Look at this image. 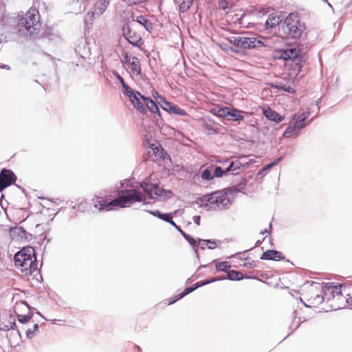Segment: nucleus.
<instances>
[{
    "label": "nucleus",
    "instance_id": "1",
    "mask_svg": "<svg viewBox=\"0 0 352 352\" xmlns=\"http://www.w3.org/2000/svg\"><path fill=\"white\" fill-rule=\"evenodd\" d=\"M94 207L99 210H111L120 208L130 207L135 202L145 201V197L135 189L122 190L118 192V197L107 199L102 197H96Z\"/></svg>",
    "mask_w": 352,
    "mask_h": 352
},
{
    "label": "nucleus",
    "instance_id": "2",
    "mask_svg": "<svg viewBox=\"0 0 352 352\" xmlns=\"http://www.w3.org/2000/svg\"><path fill=\"white\" fill-rule=\"evenodd\" d=\"M14 264L23 276L32 274L38 270L34 249L31 246L22 248L14 256Z\"/></svg>",
    "mask_w": 352,
    "mask_h": 352
},
{
    "label": "nucleus",
    "instance_id": "3",
    "mask_svg": "<svg viewBox=\"0 0 352 352\" xmlns=\"http://www.w3.org/2000/svg\"><path fill=\"white\" fill-rule=\"evenodd\" d=\"M39 14L36 9L29 10L25 16L18 22L17 30L20 36H31L39 29Z\"/></svg>",
    "mask_w": 352,
    "mask_h": 352
},
{
    "label": "nucleus",
    "instance_id": "4",
    "mask_svg": "<svg viewBox=\"0 0 352 352\" xmlns=\"http://www.w3.org/2000/svg\"><path fill=\"white\" fill-rule=\"evenodd\" d=\"M201 204L209 210H219L230 205V199L227 192H215L204 196Z\"/></svg>",
    "mask_w": 352,
    "mask_h": 352
},
{
    "label": "nucleus",
    "instance_id": "5",
    "mask_svg": "<svg viewBox=\"0 0 352 352\" xmlns=\"http://www.w3.org/2000/svg\"><path fill=\"white\" fill-rule=\"evenodd\" d=\"M283 29L288 36L298 38L301 36L303 27L299 22L298 16L296 14L292 13L285 18Z\"/></svg>",
    "mask_w": 352,
    "mask_h": 352
},
{
    "label": "nucleus",
    "instance_id": "6",
    "mask_svg": "<svg viewBox=\"0 0 352 352\" xmlns=\"http://www.w3.org/2000/svg\"><path fill=\"white\" fill-rule=\"evenodd\" d=\"M229 40L234 46L241 49H254L265 46L263 40L255 37L234 35L231 36Z\"/></svg>",
    "mask_w": 352,
    "mask_h": 352
},
{
    "label": "nucleus",
    "instance_id": "7",
    "mask_svg": "<svg viewBox=\"0 0 352 352\" xmlns=\"http://www.w3.org/2000/svg\"><path fill=\"white\" fill-rule=\"evenodd\" d=\"M141 187L151 199L160 198L166 199L171 197L172 192L168 190L161 189L156 184L143 183Z\"/></svg>",
    "mask_w": 352,
    "mask_h": 352
},
{
    "label": "nucleus",
    "instance_id": "8",
    "mask_svg": "<svg viewBox=\"0 0 352 352\" xmlns=\"http://www.w3.org/2000/svg\"><path fill=\"white\" fill-rule=\"evenodd\" d=\"M109 3L110 0H97L87 13L85 19V23L91 24L96 18L99 17L106 11Z\"/></svg>",
    "mask_w": 352,
    "mask_h": 352
},
{
    "label": "nucleus",
    "instance_id": "9",
    "mask_svg": "<svg viewBox=\"0 0 352 352\" xmlns=\"http://www.w3.org/2000/svg\"><path fill=\"white\" fill-rule=\"evenodd\" d=\"M122 63L129 70L131 76H139L141 74L140 63L137 57L124 54Z\"/></svg>",
    "mask_w": 352,
    "mask_h": 352
},
{
    "label": "nucleus",
    "instance_id": "10",
    "mask_svg": "<svg viewBox=\"0 0 352 352\" xmlns=\"http://www.w3.org/2000/svg\"><path fill=\"white\" fill-rule=\"evenodd\" d=\"M145 145L147 149L148 155L153 161L164 158V150L157 142L155 140L151 142L146 138L145 140Z\"/></svg>",
    "mask_w": 352,
    "mask_h": 352
},
{
    "label": "nucleus",
    "instance_id": "11",
    "mask_svg": "<svg viewBox=\"0 0 352 352\" xmlns=\"http://www.w3.org/2000/svg\"><path fill=\"white\" fill-rule=\"evenodd\" d=\"M155 98L156 101L160 105V107L166 111L179 115V116H186V112L185 110L181 109L177 105H175L167 100H166L164 98L160 96L157 92H155V95H153Z\"/></svg>",
    "mask_w": 352,
    "mask_h": 352
},
{
    "label": "nucleus",
    "instance_id": "12",
    "mask_svg": "<svg viewBox=\"0 0 352 352\" xmlns=\"http://www.w3.org/2000/svg\"><path fill=\"white\" fill-rule=\"evenodd\" d=\"M16 180L14 174L10 170L3 169L0 173V192Z\"/></svg>",
    "mask_w": 352,
    "mask_h": 352
},
{
    "label": "nucleus",
    "instance_id": "13",
    "mask_svg": "<svg viewBox=\"0 0 352 352\" xmlns=\"http://www.w3.org/2000/svg\"><path fill=\"white\" fill-rule=\"evenodd\" d=\"M123 31L124 37L133 45L139 46L142 43L140 35L133 32L129 26L124 27Z\"/></svg>",
    "mask_w": 352,
    "mask_h": 352
},
{
    "label": "nucleus",
    "instance_id": "14",
    "mask_svg": "<svg viewBox=\"0 0 352 352\" xmlns=\"http://www.w3.org/2000/svg\"><path fill=\"white\" fill-rule=\"evenodd\" d=\"M128 97L135 107L142 111L145 110L144 98L146 97L142 96L140 92L133 91Z\"/></svg>",
    "mask_w": 352,
    "mask_h": 352
},
{
    "label": "nucleus",
    "instance_id": "15",
    "mask_svg": "<svg viewBox=\"0 0 352 352\" xmlns=\"http://www.w3.org/2000/svg\"><path fill=\"white\" fill-rule=\"evenodd\" d=\"M299 50L295 47L287 48L283 51L280 57L284 60H292L296 61L298 57Z\"/></svg>",
    "mask_w": 352,
    "mask_h": 352
},
{
    "label": "nucleus",
    "instance_id": "16",
    "mask_svg": "<svg viewBox=\"0 0 352 352\" xmlns=\"http://www.w3.org/2000/svg\"><path fill=\"white\" fill-rule=\"evenodd\" d=\"M263 113L268 120L276 123H279L283 120V116L269 107L263 108Z\"/></svg>",
    "mask_w": 352,
    "mask_h": 352
},
{
    "label": "nucleus",
    "instance_id": "17",
    "mask_svg": "<svg viewBox=\"0 0 352 352\" xmlns=\"http://www.w3.org/2000/svg\"><path fill=\"white\" fill-rule=\"evenodd\" d=\"M15 326V318L13 316H8L6 318L2 317L0 319V329L3 331L10 330Z\"/></svg>",
    "mask_w": 352,
    "mask_h": 352
},
{
    "label": "nucleus",
    "instance_id": "18",
    "mask_svg": "<svg viewBox=\"0 0 352 352\" xmlns=\"http://www.w3.org/2000/svg\"><path fill=\"white\" fill-rule=\"evenodd\" d=\"M281 21V19L280 16L275 14L272 13L268 15L267 19L265 20V29H272L276 26H277L280 22Z\"/></svg>",
    "mask_w": 352,
    "mask_h": 352
},
{
    "label": "nucleus",
    "instance_id": "19",
    "mask_svg": "<svg viewBox=\"0 0 352 352\" xmlns=\"http://www.w3.org/2000/svg\"><path fill=\"white\" fill-rule=\"evenodd\" d=\"M244 157H241L239 161L231 162L226 168V171H231L232 175H238L241 170V167L243 166L244 162L241 160Z\"/></svg>",
    "mask_w": 352,
    "mask_h": 352
},
{
    "label": "nucleus",
    "instance_id": "20",
    "mask_svg": "<svg viewBox=\"0 0 352 352\" xmlns=\"http://www.w3.org/2000/svg\"><path fill=\"white\" fill-rule=\"evenodd\" d=\"M280 258L281 253L276 250H267L261 256L265 260H279Z\"/></svg>",
    "mask_w": 352,
    "mask_h": 352
},
{
    "label": "nucleus",
    "instance_id": "21",
    "mask_svg": "<svg viewBox=\"0 0 352 352\" xmlns=\"http://www.w3.org/2000/svg\"><path fill=\"white\" fill-rule=\"evenodd\" d=\"M30 309L29 306L23 301L18 302L14 307V312L16 315L23 314L24 313L30 312Z\"/></svg>",
    "mask_w": 352,
    "mask_h": 352
},
{
    "label": "nucleus",
    "instance_id": "22",
    "mask_svg": "<svg viewBox=\"0 0 352 352\" xmlns=\"http://www.w3.org/2000/svg\"><path fill=\"white\" fill-rule=\"evenodd\" d=\"M229 107H218L214 108L211 110V112L213 115L221 117V118H228L229 117Z\"/></svg>",
    "mask_w": 352,
    "mask_h": 352
},
{
    "label": "nucleus",
    "instance_id": "23",
    "mask_svg": "<svg viewBox=\"0 0 352 352\" xmlns=\"http://www.w3.org/2000/svg\"><path fill=\"white\" fill-rule=\"evenodd\" d=\"M229 117L230 119L234 121L243 120L244 119L243 116L242 115V112L235 109H229Z\"/></svg>",
    "mask_w": 352,
    "mask_h": 352
},
{
    "label": "nucleus",
    "instance_id": "24",
    "mask_svg": "<svg viewBox=\"0 0 352 352\" xmlns=\"http://www.w3.org/2000/svg\"><path fill=\"white\" fill-rule=\"evenodd\" d=\"M144 103L152 113H158L159 108L157 104L148 98H144Z\"/></svg>",
    "mask_w": 352,
    "mask_h": 352
},
{
    "label": "nucleus",
    "instance_id": "25",
    "mask_svg": "<svg viewBox=\"0 0 352 352\" xmlns=\"http://www.w3.org/2000/svg\"><path fill=\"white\" fill-rule=\"evenodd\" d=\"M243 278V274L235 270H231L228 272L227 277L226 278H228L231 280H240Z\"/></svg>",
    "mask_w": 352,
    "mask_h": 352
},
{
    "label": "nucleus",
    "instance_id": "26",
    "mask_svg": "<svg viewBox=\"0 0 352 352\" xmlns=\"http://www.w3.org/2000/svg\"><path fill=\"white\" fill-rule=\"evenodd\" d=\"M135 21L138 22L141 25H142L147 31L150 32L151 30V29H152L151 23L149 22L143 16H138Z\"/></svg>",
    "mask_w": 352,
    "mask_h": 352
},
{
    "label": "nucleus",
    "instance_id": "27",
    "mask_svg": "<svg viewBox=\"0 0 352 352\" xmlns=\"http://www.w3.org/2000/svg\"><path fill=\"white\" fill-rule=\"evenodd\" d=\"M307 117L308 115H306L305 113H303L298 118L294 125L297 130H299L305 126L304 122L307 118Z\"/></svg>",
    "mask_w": 352,
    "mask_h": 352
},
{
    "label": "nucleus",
    "instance_id": "28",
    "mask_svg": "<svg viewBox=\"0 0 352 352\" xmlns=\"http://www.w3.org/2000/svg\"><path fill=\"white\" fill-rule=\"evenodd\" d=\"M203 126L208 134H213L218 132L217 129H216L211 122H208L204 120L203 122Z\"/></svg>",
    "mask_w": 352,
    "mask_h": 352
},
{
    "label": "nucleus",
    "instance_id": "29",
    "mask_svg": "<svg viewBox=\"0 0 352 352\" xmlns=\"http://www.w3.org/2000/svg\"><path fill=\"white\" fill-rule=\"evenodd\" d=\"M199 243H207L208 249L213 250L221 244L220 241L212 240H199Z\"/></svg>",
    "mask_w": 352,
    "mask_h": 352
},
{
    "label": "nucleus",
    "instance_id": "30",
    "mask_svg": "<svg viewBox=\"0 0 352 352\" xmlns=\"http://www.w3.org/2000/svg\"><path fill=\"white\" fill-rule=\"evenodd\" d=\"M16 316H17L18 320L20 322L25 323V322L29 321V320L32 318V314L30 311L29 313L27 312V313H24L23 314H19V315H16Z\"/></svg>",
    "mask_w": 352,
    "mask_h": 352
},
{
    "label": "nucleus",
    "instance_id": "31",
    "mask_svg": "<svg viewBox=\"0 0 352 352\" xmlns=\"http://www.w3.org/2000/svg\"><path fill=\"white\" fill-rule=\"evenodd\" d=\"M230 267V265L227 261L217 263L216 269L219 271L226 272Z\"/></svg>",
    "mask_w": 352,
    "mask_h": 352
},
{
    "label": "nucleus",
    "instance_id": "32",
    "mask_svg": "<svg viewBox=\"0 0 352 352\" xmlns=\"http://www.w3.org/2000/svg\"><path fill=\"white\" fill-rule=\"evenodd\" d=\"M192 1L184 0L179 5V9L182 12L187 11L192 4Z\"/></svg>",
    "mask_w": 352,
    "mask_h": 352
},
{
    "label": "nucleus",
    "instance_id": "33",
    "mask_svg": "<svg viewBox=\"0 0 352 352\" xmlns=\"http://www.w3.org/2000/svg\"><path fill=\"white\" fill-rule=\"evenodd\" d=\"M173 214L172 213H165L162 214L161 219L166 222H168L172 226H175V223L173 221Z\"/></svg>",
    "mask_w": 352,
    "mask_h": 352
},
{
    "label": "nucleus",
    "instance_id": "34",
    "mask_svg": "<svg viewBox=\"0 0 352 352\" xmlns=\"http://www.w3.org/2000/svg\"><path fill=\"white\" fill-rule=\"evenodd\" d=\"M38 327V324H34L32 329H28L26 331V336H27V338H28L30 339L32 338L33 336H34L35 332L37 331Z\"/></svg>",
    "mask_w": 352,
    "mask_h": 352
},
{
    "label": "nucleus",
    "instance_id": "35",
    "mask_svg": "<svg viewBox=\"0 0 352 352\" xmlns=\"http://www.w3.org/2000/svg\"><path fill=\"white\" fill-rule=\"evenodd\" d=\"M228 172L229 171H226V169L223 170L221 167L217 166L214 169V175L217 177H220Z\"/></svg>",
    "mask_w": 352,
    "mask_h": 352
},
{
    "label": "nucleus",
    "instance_id": "36",
    "mask_svg": "<svg viewBox=\"0 0 352 352\" xmlns=\"http://www.w3.org/2000/svg\"><path fill=\"white\" fill-rule=\"evenodd\" d=\"M232 4V0H221L220 8L223 10L230 8Z\"/></svg>",
    "mask_w": 352,
    "mask_h": 352
},
{
    "label": "nucleus",
    "instance_id": "37",
    "mask_svg": "<svg viewBox=\"0 0 352 352\" xmlns=\"http://www.w3.org/2000/svg\"><path fill=\"white\" fill-rule=\"evenodd\" d=\"M214 176L208 169L204 170L201 173V178L205 180H211Z\"/></svg>",
    "mask_w": 352,
    "mask_h": 352
},
{
    "label": "nucleus",
    "instance_id": "38",
    "mask_svg": "<svg viewBox=\"0 0 352 352\" xmlns=\"http://www.w3.org/2000/svg\"><path fill=\"white\" fill-rule=\"evenodd\" d=\"M297 130L296 128L293 126H288L286 130L285 131L284 133H283V136L285 137V138H289L292 134H293V132L294 131Z\"/></svg>",
    "mask_w": 352,
    "mask_h": 352
},
{
    "label": "nucleus",
    "instance_id": "39",
    "mask_svg": "<svg viewBox=\"0 0 352 352\" xmlns=\"http://www.w3.org/2000/svg\"><path fill=\"white\" fill-rule=\"evenodd\" d=\"M183 236L189 242V243L192 246H196L197 245L198 241L192 238L190 235L183 233Z\"/></svg>",
    "mask_w": 352,
    "mask_h": 352
},
{
    "label": "nucleus",
    "instance_id": "40",
    "mask_svg": "<svg viewBox=\"0 0 352 352\" xmlns=\"http://www.w3.org/2000/svg\"><path fill=\"white\" fill-rule=\"evenodd\" d=\"M23 232L21 228H14L10 230V235L13 239L15 238L16 234H20Z\"/></svg>",
    "mask_w": 352,
    "mask_h": 352
},
{
    "label": "nucleus",
    "instance_id": "41",
    "mask_svg": "<svg viewBox=\"0 0 352 352\" xmlns=\"http://www.w3.org/2000/svg\"><path fill=\"white\" fill-rule=\"evenodd\" d=\"M281 160V157L280 158H278L276 160H275L273 162H272L271 164H269L266 166H265L263 168V170H268L270 169V168H272V166L276 165Z\"/></svg>",
    "mask_w": 352,
    "mask_h": 352
},
{
    "label": "nucleus",
    "instance_id": "42",
    "mask_svg": "<svg viewBox=\"0 0 352 352\" xmlns=\"http://www.w3.org/2000/svg\"><path fill=\"white\" fill-rule=\"evenodd\" d=\"M195 289V288L193 287H187L185 289L184 292H182V294H180L179 295V297H178V299H180L182 298V297H184V296L190 294V292H192L193 290Z\"/></svg>",
    "mask_w": 352,
    "mask_h": 352
},
{
    "label": "nucleus",
    "instance_id": "43",
    "mask_svg": "<svg viewBox=\"0 0 352 352\" xmlns=\"http://www.w3.org/2000/svg\"><path fill=\"white\" fill-rule=\"evenodd\" d=\"M122 86L125 89L126 94L127 96L133 91V90L130 87H129L125 82H123L122 84Z\"/></svg>",
    "mask_w": 352,
    "mask_h": 352
},
{
    "label": "nucleus",
    "instance_id": "44",
    "mask_svg": "<svg viewBox=\"0 0 352 352\" xmlns=\"http://www.w3.org/2000/svg\"><path fill=\"white\" fill-rule=\"evenodd\" d=\"M226 279V277H221L219 278H212L211 280H208L206 281H205L204 283H203L201 285H206V284H209V283H213V282H215L217 280H224Z\"/></svg>",
    "mask_w": 352,
    "mask_h": 352
},
{
    "label": "nucleus",
    "instance_id": "45",
    "mask_svg": "<svg viewBox=\"0 0 352 352\" xmlns=\"http://www.w3.org/2000/svg\"><path fill=\"white\" fill-rule=\"evenodd\" d=\"M148 212L155 217H157L158 218L161 219L162 213H161L159 210L155 211H148Z\"/></svg>",
    "mask_w": 352,
    "mask_h": 352
},
{
    "label": "nucleus",
    "instance_id": "46",
    "mask_svg": "<svg viewBox=\"0 0 352 352\" xmlns=\"http://www.w3.org/2000/svg\"><path fill=\"white\" fill-rule=\"evenodd\" d=\"M267 10L268 9H263V10L256 12L254 14L256 15L257 17L263 16L265 15Z\"/></svg>",
    "mask_w": 352,
    "mask_h": 352
},
{
    "label": "nucleus",
    "instance_id": "47",
    "mask_svg": "<svg viewBox=\"0 0 352 352\" xmlns=\"http://www.w3.org/2000/svg\"><path fill=\"white\" fill-rule=\"evenodd\" d=\"M127 1L129 3L137 4V3L145 2L147 0H127Z\"/></svg>",
    "mask_w": 352,
    "mask_h": 352
},
{
    "label": "nucleus",
    "instance_id": "48",
    "mask_svg": "<svg viewBox=\"0 0 352 352\" xmlns=\"http://www.w3.org/2000/svg\"><path fill=\"white\" fill-rule=\"evenodd\" d=\"M333 292L336 294L337 295H341V290H340V286H336L334 287V289L333 290Z\"/></svg>",
    "mask_w": 352,
    "mask_h": 352
},
{
    "label": "nucleus",
    "instance_id": "49",
    "mask_svg": "<svg viewBox=\"0 0 352 352\" xmlns=\"http://www.w3.org/2000/svg\"><path fill=\"white\" fill-rule=\"evenodd\" d=\"M199 221H200V217L199 216H195L193 217V221L197 224V225H199L200 223H199Z\"/></svg>",
    "mask_w": 352,
    "mask_h": 352
},
{
    "label": "nucleus",
    "instance_id": "50",
    "mask_svg": "<svg viewBox=\"0 0 352 352\" xmlns=\"http://www.w3.org/2000/svg\"><path fill=\"white\" fill-rule=\"evenodd\" d=\"M295 66L296 67V70H297V72L295 73V75H298L300 70V66L298 65V63H295Z\"/></svg>",
    "mask_w": 352,
    "mask_h": 352
},
{
    "label": "nucleus",
    "instance_id": "51",
    "mask_svg": "<svg viewBox=\"0 0 352 352\" xmlns=\"http://www.w3.org/2000/svg\"><path fill=\"white\" fill-rule=\"evenodd\" d=\"M182 235L183 233H185L178 226L175 224V226H173Z\"/></svg>",
    "mask_w": 352,
    "mask_h": 352
},
{
    "label": "nucleus",
    "instance_id": "52",
    "mask_svg": "<svg viewBox=\"0 0 352 352\" xmlns=\"http://www.w3.org/2000/svg\"><path fill=\"white\" fill-rule=\"evenodd\" d=\"M199 240L200 239H198V242H197V245H199L201 247V248L204 249V245H206L207 243H199Z\"/></svg>",
    "mask_w": 352,
    "mask_h": 352
},
{
    "label": "nucleus",
    "instance_id": "53",
    "mask_svg": "<svg viewBox=\"0 0 352 352\" xmlns=\"http://www.w3.org/2000/svg\"><path fill=\"white\" fill-rule=\"evenodd\" d=\"M117 78L119 80V81L120 82L121 85L124 82L123 78L120 76V75H117L116 76Z\"/></svg>",
    "mask_w": 352,
    "mask_h": 352
},
{
    "label": "nucleus",
    "instance_id": "54",
    "mask_svg": "<svg viewBox=\"0 0 352 352\" xmlns=\"http://www.w3.org/2000/svg\"><path fill=\"white\" fill-rule=\"evenodd\" d=\"M285 90L287 91L288 92H291V93L293 92V89L292 88H289V89H285Z\"/></svg>",
    "mask_w": 352,
    "mask_h": 352
},
{
    "label": "nucleus",
    "instance_id": "55",
    "mask_svg": "<svg viewBox=\"0 0 352 352\" xmlns=\"http://www.w3.org/2000/svg\"><path fill=\"white\" fill-rule=\"evenodd\" d=\"M2 67H3V68H6V69H10V67H9L8 65H3Z\"/></svg>",
    "mask_w": 352,
    "mask_h": 352
},
{
    "label": "nucleus",
    "instance_id": "56",
    "mask_svg": "<svg viewBox=\"0 0 352 352\" xmlns=\"http://www.w3.org/2000/svg\"><path fill=\"white\" fill-rule=\"evenodd\" d=\"M265 232H267V231L265 230V232H261V233L263 234H265Z\"/></svg>",
    "mask_w": 352,
    "mask_h": 352
},
{
    "label": "nucleus",
    "instance_id": "57",
    "mask_svg": "<svg viewBox=\"0 0 352 352\" xmlns=\"http://www.w3.org/2000/svg\"><path fill=\"white\" fill-rule=\"evenodd\" d=\"M173 302H174V301L170 302L169 305L172 304Z\"/></svg>",
    "mask_w": 352,
    "mask_h": 352
}]
</instances>
